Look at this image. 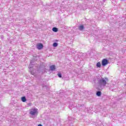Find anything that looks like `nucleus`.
Masks as SVG:
<instances>
[{"label": "nucleus", "instance_id": "6e6552de", "mask_svg": "<svg viewBox=\"0 0 126 126\" xmlns=\"http://www.w3.org/2000/svg\"><path fill=\"white\" fill-rule=\"evenodd\" d=\"M52 31H53V32H58V31H59V29L56 27H54L52 29Z\"/></svg>", "mask_w": 126, "mask_h": 126}, {"label": "nucleus", "instance_id": "f8f14e48", "mask_svg": "<svg viewBox=\"0 0 126 126\" xmlns=\"http://www.w3.org/2000/svg\"><path fill=\"white\" fill-rule=\"evenodd\" d=\"M58 44L57 42H54L53 44V47H56L58 46Z\"/></svg>", "mask_w": 126, "mask_h": 126}, {"label": "nucleus", "instance_id": "1a4fd4ad", "mask_svg": "<svg viewBox=\"0 0 126 126\" xmlns=\"http://www.w3.org/2000/svg\"><path fill=\"white\" fill-rule=\"evenodd\" d=\"M21 100H22V102H25L26 101H27L26 97H25V96L22 97Z\"/></svg>", "mask_w": 126, "mask_h": 126}, {"label": "nucleus", "instance_id": "ddd939ff", "mask_svg": "<svg viewBox=\"0 0 126 126\" xmlns=\"http://www.w3.org/2000/svg\"><path fill=\"white\" fill-rule=\"evenodd\" d=\"M31 74H32V75H35V72H34V71L32 70V71H31Z\"/></svg>", "mask_w": 126, "mask_h": 126}, {"label": "nucleus", "instance_id": "9d476101", "mask_svg": "<svg viewBox=\"0 0 126 126\" xmlns=\"http://www.w3.org/2000/svg\"><path fill=\"white\" fill-rule=\"evenodd\" d=\"M96 94L97 96H98V97H100V96H101V94H102V93H101L100 91H97Z\"/></svg>", "mask_w": 126, "mask_h": 126}, {"label": "nucleus", "instance_id": "4468645a", "mask_svg": "<svg viewBox=\"0 0 126 126\" xmlns=\"http://www.w3.org/2000/svg\"><path fill=\"white\" fill-rule=\"evenodd\" d=\"M58 75L60 78H62V74L61 73H58Z\"/></svg>", "mask_w": 126, "mask_h": 126}, {"label": "nucleus", "instance_id": "0eeeda50", "mask_svg": "<svg viewBox=\"0 0 126 126\" xmlns=\"http://www.w3.org/2000/svg\"><path fill=\"white\" fill-rule=\"evenodd\" d=\"M78 28L80 31H82V30H83L84 29V26L82 25L79 26Z\"/></svg>", "mask_w": 126, "mask_h": 126}, {"label": "nucleus", "instance_id": "39448f33", "mask_svg": "<svg viewBox=\"0 0 126 126\" xmlns=\"http://www.w3.org/2000/svg\"><path fill=\"white\" fill-rule=\"evenodd\" d=\"M50 70L52 71L56 70V66L55 65H52L50 66Z\"/></svg>", "mask_w": 126, "mask_h": 126}, {"label": "nucleus", "instance_id": "423d86ee", "mask_svg": "<svg viewBox=\"0 0 126 126\" xmlns=\"http://www.w3.org/2000/svg\"><path fill=\"white\" fill-rule=\"evenodd\" d=\"M33 64H34V60H32L30 64V68H32Z\"/></svg>", "mask_w": 126, "mask_h": 126}, {"label": "nucleus", "instance_id": "9b49d317", "mask_svg": "<svg viewBox=\"0 0 126 126\" xmlns=\"http://www.w3.org/2000/svg\"><path fill=\"white\" fill-rule=\"evenodd\" d=\"M96 67H99V68H100V67H101V63L98 62V63H96Z\"/></svg>", "mask_w": 126, "mask_h": 126}, {"label": "nucleus", "instance_id": "2eb2a0df", "mask_svg": "<svg viewBox=\"0 0 126 126\" xmlns=\"http://www.w3.org/2000/svg\"><path fill=\"white\" fill-rule=\"evenodd\" d=\"M1 38L3 39V36H1Z\"/></svg>", "mask_w": 126, "mask_h": 126}, {"label": "nucleus", "instance_id": "7ed1b4c3", "mask_svg": "<svg viewBox=\"0 0 126 126\" xmlns=\"http://www.w3.org/2000/svg\"><path fill=\"white\" fill-rule=\"evenodd\" d=\"M108 63H109V61H108V60H107L106 59H104L102 60L101 62V65H102V66H106V65H107Z\"/></svg>", "mask_w": 126, "mask_h": 126}, {"label": "nucleus", "instance_id": "f3484780", "mask_svg": "<svg viewBox=\"0 0 126 126\" xmlns=\"http://www.w3.org/2000/svg\"><path fill=\"white\" fill-rule=\"evenodd\" d=\"M81 107H82V105H81Z\"/></svg>", "mask_w": 126, "mask_h": 126}, {"label": "nucleus", "instance_id": "dca6fc26", "mask_svg": "<svg viewBox=\"0 0 126 126\" xmlns=\"http://www.w3.org/2000/svg\"><path fill=\"white\" fill-rule=\"evenodd\" d=\"M38 126H42V125L39 124V125H38Z\"/></svg>", "mask_w": 126, "mask_h": 126}, {"label": "nucleus", "instance_id": "f03ea898", "mask_svg": "<svg viewBox=\"0 0 126 126\" xmlns=\"http://www.w3.org/2000/svg\"><path fill=\"white\" fill-rule=\"evenodd\" d=\"M30 114L31 116H37L38 115V109L36 108L30 109Z\"/></svg>", "mask_w": 126, "mask_h": 126}, {"label": "nucleus", "instance_id": "20e7f679", "mask_svg": "<svg viewBox=\"0 0 126 126\" xmlns=\"http://www.w3.org/2000/svg\"><path fill=\"white\" fill-rule=\"evenodd\" d=\"M43 47H44V46L42 43H38L36 45V48L38 50H42V49H43Z\"/></svg>", "mask_w": 126, "mask_h": 126}, {"label": "nucleus", "instance_id": "f257e3e1", "mask_svg": "<svg viewBox=\"0 0 126 126\" xmlns=\"http://www.w3.org/2000/svg\"><path fill=\"white\" fill-rule=\"evenodd\" d=\"M97 84L100 88V89H104L105 88L106 85H107V82H108V78L105 77H101L97 78Z\"/></svg>", "mask_w": 126, "mask_h": 126}]
</instances>
